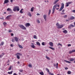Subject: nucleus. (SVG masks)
Masks as SVG:
<instances>
[{"label": "nucleus", "mask_w": 75, "mask_h": 75, "mask_svg": "<svg viewBox=\"0 0 75 75\" xmlns=\"http://www.w3.org/2000/svg\"><path fill=\"white\" fill-rule=\"evenodd\" d=\"M10 46L11 47H14V45H13V44H11L10 45Z\"/></svg>", "instance_id": "de8ad7c7"}, {"label": "nucleus", "mask_w": 75, "mask_h": 75, "mask_svg": "<svg viewBox=\"0 0 75 75\" xmlns=\"http://www.w3.org/2000/svg\"><path fill=\"white\" fill-rule=\"evenodd\" d=\"M19 27H20V28H22V29H23V30H26V28H25V27H24V26L22 25H19Z\"/></svg>", "instance_id": "20e7f679"}, {"label": "nucleus", "mask_w": 75, "mask_h": 75, "mask_svg": "<svg viewBox=\"0 0 75 75\" xmlns=\"http://www.w3.org/2000/svg\"><path fill=\"white\" fill-rule=\"evenodd\" d=\"M71 25H70L69 26V28H71Z\"/></svg>", "instance_id": "4d7b16f0"}, {"label": "nucleus", "mask_w": 75, "mask_h": 75, "mask_svg": "<svg viewBox=\"0 0 75 75\" xmlns=\"http://www.w3.org/2000/svg\"><path fill=\"white\" fill-rule=\"evenodd\" d=\"M18 46L19 48H21V49H23V46L20 45V44H18Z\"/></svg>", "instance_id": "f8f14e48"}, {"label": "nucleus", "mask_w": 75, "mask_h": 75, "mask_svg": "<svg viewBox=\"0 0 75 75\" xmlns=\"http://www.w3.org/2000/svg\"><path fill=\"white\" fill-rule=\"evenodd\" d=\"M46 58L47 59H48V60H50V58H49V57H48V56H46Z\"/></svg>", "instance_id": "c9c22d12"}, {"label": "nucleus", "mask_w": 75, "mask_h": 75, "mask_svg": "<svg viewBox=\"0 0 75 75\" xmlns=\"http://www.w3.org/2000/svg\"><path fill=\"white\" fill-rule=\"evenodd\" d=\"M68 47H70V46H71V45L70 44H69L68 45Z\"/></svg>", "instance_id": "052dcab7"}, {"label": "nucleus", "mask_w": 75, "mask_h": 75, "mask_svg": "<svg viewBox=\"0 0 75 75\" xmlns=\"http://www.w3.org/2000/svg\"><path fill=\"white\" fill-rule=\"evenodd\" d=\"M34 8L33 7L32 8H31V9H30V11H31L32 12H33L34 11Z\"/></svg>", "instance_id": "4468645a"}, {"label": "nucleus", "mask_w": 75, "mask_h": 75, "mask_svg": "<svg viewBox=\"0 0 75 75\" xmlns=\"http://www.w3.org/2000/svg\"><path fill=\"white\" fill-rule=\"evenodd\" d=\"M67 3L69 5V4H71V3H72V2H67Z\"/></svg>", "instance_id": "a19ab883"}, {"label": "nucleus", "mask_w": 75, "mask_h": 75, "mask_svg": "<svg viewBox=\"0 0 75 75\" xmlns=\"http://www.w3.org/2000/svg\"><path fill=\"white\" fill-rule=\"evenodd\" d=\"M11 2L13 3V0H10Z\"/></svg>", "instance_id": "680f3d73"}, {"label": "nucleus", "mask_w": 75, "mask_h": 75, "mask_svg": "<svg viewBox=\"0 0 75 75\" xmlns=\"http://www.w3.org/2000/svg\"><path fill=\"white\" fill-rule=\"evenodd\" d=\"M7 11H11L12 10H11V9L9 8H8L7 9Z\"/></svg>", "instance_id": "4be33fe9"}, {"label": "nucleus", "mask_w": 75, "mask_h": 75, "mask_svg": "<svg viewBox=\"0 0 75 75\" xmlns=\"http://www.w3.org/2000/svg\"><path fill=\"white\" fill-rule=\"evenodd\" d=\"M48 74H49V75H54V74L52 73H48Z\"/></svg>", "instance_id": "c03bdc74"}, {"label": "nucleus", "mask_w": 75, "mask_h": 75, "mask_svg": "<svg viewBox=\"0 0 75 75\" xmlns=\"http://www.w3.org/2000/svg\"><path fill=\"white\" fill-rule=\"evenodd\" d=\"M74 59H73L72 58L70 59V61H74Z\"/></svg>", "instance_id": "7c9ffc66"}, {"label": "nucleus", "mask_w": 75, "mask_h": 75, "mask_svg": "<svg viewBox=\"0 0 75 75\" xmlns=\"http://www.w3.org/2000/svg\"><path fill=\"white\" fill-rule=\"evenodd\" d=\"M64 68L66 70H67V69H68V68L67 67H66Z\"/></svg>", "instance_id": "13d9d810"}, {"label": "nucleus", "mask_w": 75, "mask_h": 75, "mask_svg": "<svg viewBox=\"0 0 75 75\" xmlns=\"http://www.w3.org/2000/svg\"><path fill=\"white\" fill-rule=\"evenodd\" d=\"M1 20H3L4 19V17H2V18H0Z\"/></svg>", "instance_id": "e2e57ef3"}, {"label": "nucleus", "mask_w": 75, "mask_h": 75, "mask_svg": "<svg viewBox=\"0 0 75 75\" xmlns=\"http://www.w3.org/2000/svg\"><path fill=\"white\" fill-rule=\"evenodd\" d=\"M75 18V17L74 16L71 17L70 19V20H74Z\"/></svg>", "instance_id": "b1692460"}, {"label": "nucleus", "mask_w": 75, "mask_h": 75, "mask_svg": "<svg viewBox=\"0 0 75 75\" xmlns=\"http://www.w3.org/2000/svg\"><path fill=\"white\" fill-rule=\"evenodd\" d=\"M46 70L47 71V72H48L49 73H51L50 72V70H49V69H48L47 68H46Z\"/></svg>", "instance_id": "a211bd4d"}, {"label": "nucleus", "mask_w": 75, "mask_h": 75, "mask_svg": "<svg viewBox=\"0 0 75 75\" xmlns=\"http://www.w3.org/2000/svg\"><path fill=\"white\" fill-rule=\"evenodd\" d=\"M55 8H54L53 7V9H52V14H53L55 12Z\"/></svg>", "instance_id": "6ab92c4d"}, {"label": "nucleus", "mask_w": 75, "mask_h": 75, "mask_svg": "<svg viewBox=\"0 0 75 75\" xmlns=\"http://www.w3.org/2000/svg\"><path fill=\"white\" fill-rule=\"evenodd\" d=\"M11 15H8L6 17V20H10V17H11Z\"/></svg>", "instance_id": "39448f33"}, {"label": "nucleus", "mask_w": 75, "mask_h": 75, "mask_svg": "<svg viewBox=\"0 0 75 75\" xmlns=\"http://www.w3.org/2000/svg\"><path fill=\"white\" fill-rule=\"evenodd\" d=\"M37 22L38 23H40V21H39V20H37Z\"/></svg>", "instance_id": "5fc2aeb1"}, {"label": "nucleus", "mask_w": 75, "mask_h": 75, "mask_svg": "<svg viewBox=\"0 0 75 75\" xmlns=\"http://www.w3.org/2000/svg\"><path fill=\"white\" fill-rule=\"evenodd\" d=\"M12 42H14V41H15V40L13 38H12Z\"/></svg>", "instance_id": "09e8293b"}, {"label": "nucleus", "mask_w": 75, "mask_h": 75, "mask_svg": "<svg viewBox=\"0 0 75 75\" xmlns=\"http://www.w3.org/2000/svg\"><path fill=\"white\" fill-rule=\"evenodd\" d=\"M13 71H10V72H8V74H12V73H13Z\"/></svg>", "instance_id": "bb28decb"}, {"label": "nucleus", "mask_w": 75, "mask_h": 75, "mask_svg": "<svg viewBox=\"0 0 75 75\" xmlns=\"http://www.w3.org/2000/svg\"><path fill=\"white\" fill-rule=\"evenodd\" d=\"M59 0H57L55 1L54 2V4H56L57 3V2L58 1H59Z\"/></svg>", "instance_id": "c756f323"}, {"label": "nucleus", "mask_w": 75, "mask_h": 75, "mask_svg": "<svg viewBox=\"0 0 75 75\" xmlns=\"http://www.w3.org/2000/svg\"><path fill=\"white\" fill-rule=\"evenodd\" d=\"M49 48H50V49H51V50H55V49L53 47H49Z\"/></svg>", "instance_id": "cd10ccee"}, {"label": "nucleus", "mask_w": 75, "mask_h": 75, "mask_svg": "<svg viewBox=\"0 0 75 75\" xmlns=\"http://www.w3.org/2000/svg\"><path fill=\"white\" fill-rule=\"evenodd\" d=\"M43 18L45 20V21H47V15H44L43 16Z\"/></svg>", "instance_id": "1a4fd4ad"}, {"label": "nucleus", "mask_w": 75, "mask_h": 75, "mask_svg": "<svg viewBox=\"0 0 75 75\" xmlns=\"http://www.w3.org/2000/svg\"><path fill=\"white\" fill-rule=\"evenodd\" d=\"M16 58H17L18 59H20V56H18V55H16Z\"/></svg>", "instance_id": "f704fd0d"}, {"label": "nucleus", "mask_w": 75, "mask_h": 75, "mask_svg": "<svg viewBox=\"0 0 75 75\" xmlns=\"http://www.w3.org/2000/svg\"><path fill=\"white\" fill-rule=\"evenodd\" d=\"M56 25L57 26V28H61L64 27V25H59V23H57L56 24Z\"/></svg>", "instance_id": "f03ea898"}, {"label": "nucleus", "mask_w": 75, "mask_h": 75, "mask_svg": "<svg viewBox=\"0 0 75 75\" xmlns=\"http://www.w3.org/2000/svg\"><path fill=\"white\" fill-rule=\"evenodd\" d=\"M28 66L29 67H30L31 68H32V65H31V64H29Z\"/></svg>", "instance_id": "e433bc0d"}, {"label": "nucleus", "mask_w": 75, "mask_h": 75, "mask_svg": "<svg viewBox=\"0 0 75 75\" xmlns=\"http://www.w3.org/2000/svg\"><path fill=\"white\" fill-rule=\"evenodd\" d=\"M19 72H23V70L22 69L19 70Z\"/></svg>", "instance_id": "6e6d98bb"}, {"label": "nucleus", "mask_w": 75, "mask_h": 75, "mask_svg": "<svg viewBox=\"0 0 75 75\" xmlns=\"http://www.w3.org/2000/svg\"><path fill=\"white\" fill-rule=\"evenodd\" d=\"M36 44L38 45H39V46H40V42H36Z\"/></svg>", "instance_id": "393cba45"}, {"label": "nucleus", "mask_w": 75, "mask_h": 75, "mask_svg": "<svg viewBox=\"0 0 75 75\" xmlns=\"http://www.w3.org/2000/svg\"><path fill=\"white\" fill-rule=\"evenodd\" d=\"M37 16H40V14H39V13H37Z\"/></svg>", "instance_id": "0e129e2a"}, {"label": "nucleus", "mask_w": 75, "mask_h": 75, "mask_svg": "<svg viewBox=\"0 0 75 75\" xmlns=\"http://www.w3.org/2000/svg\"><path fill=\"white\" fill-rule=\"evenodd\" d=\"M73 50L72 51H70L69 52V54H71L72 53H73Z\"/></svg>", "instance_id": "79ce46f5"}, {"label": "nucleus", "mask_w": 75, "mask_h": 75, "mask_svg": "<svg viewBox=\"0 0 75 75\" xmlns=\"http://www.w3.org/2000/svg\"><path fill=\"white\" fill-rule=\"evenodd\" d=\"M2 55H0V58H2V57H3V56L5 54H4V53H2Z\"/></svg>", "instance_id": "5701e85b"}, {"label": "nucleus", "mask_w": 75, "mask_h": 75, "mask_svg": "<svg viewBox=\"0 0 75 75\" xmlns=\"http://www.w3.org/2000/svg\"><path fill=\"white\" fill-rule=\"evenodd\" d=\"M14 39L16 42H18V39H19L17 37H15L14 38Z\"/></svg>", "instance_id": "9d476101"}, {"label": "nucleus", "mask_w": 75, "mask_h": 75, "mask_svg": "<svg viewBox=\"0 0 75 75\" xmlns=\"http://www.w3.org/2000/svg\"><path fill=\"white\" fill-rule=\"evenodd\" d=\"M28 15L30 17H31V13L30 12H28Z\"/></svg>", "instance_id": "2eb2a0df"}, {"label": "nucleus", "mask_w": 75, "mask_h": 75, "mask_svg": "<svg viewBox=\"0 0 75 75\" xmlns=\"http://www.w3.org/2000/svg\"><path fill=\"white\" fill-rule=\"evenodd\" d=\"M65 13H61V14H65Z\"/></svg>", "instance_id": "338daca9"}, {"label": "nucleus", "mask_w": 75, "mask_h": 75, "mask_svg": "<svg viewBox=\"0 0 75 75\" xmlns=\"http://www.w3.org/2000/svg\"><path fill=\"white\" fill-rule=\"evenodd\" d=\"M31 44L32 45H30L31 47V48H35V46L34 45V43H32Z\"/></svg>", "instance_id": "423d86ee"}, {"label": "nucleus", "mask_w": 75, "mask_h": 75, "mask_svg": "<svg viewBox=\"0 0 75 75\" xmlns=\"http://www.w3.org/2000/svg\"><path fill=\"white\" fill-rule=\"evenodd\" d=\"M25 26H26V27H29V26H30V24L29 23H27L25 24Z\"/></svg>", "instance_id": "6e6552de"}, {"label": "nucleus", "mask_w": 75, "mask_h": 75, "mask_svg": "<svg viewBox=\"0 0 75 75\" xmlns=\"http://www.w3.org/2000/svg\"><path fill=\"white\" fill-rule=\"evenodd\" d=\"M8 3V0H5L4 1V4H7Z\"/></svg>", "instance_id": "9b49d317"}, {"label": "nucleus", "mask_w": 75, "mask_h": 75, "mask_svg": "<svg viewBox=\"0 0 75 75\" xmlns=\"http://www.w3.org/2000/svg\"><path fill=\"white\" fill-rule=\"evenodd\" d=\"M23 9H21L20 11V13H21V14H23V12L22 11L23 10Z\"/></svg>", "instance_id": "a878e982"}, {"label": "nucleus", "mask_w": 75, "mask_h": 75, "mask_svg": "<svg viewBox=\"0 0 75 75\" xmlns=\"http://www.w3.org/2000/svg\"><path fill=\"white\" fill-rule=\"evenodd\" d=\"M33 38L35 39H37V36L36 35H34L33 36Z\"/></svg>", "instance_id": "c85d7f7f"}, {"label": "nucleus", "mask_w": 75, "mask_h": 75, "mask_svg": "<svg viewBox=\"0 0 75 75\" xmlns=\"http://www.w3.org/2000/svg\"><path fill=\"white\" fill-rule=\"evenodd\" d=\"M63 33H65V34H67V33H68V31L66 30H64L63 31Z\"/></svg>", "instance_id": "ddd939ff"}, {"label": "nucleus", "mask_w": 75, "mask_h": 75, "mask_svg": "<svg viewBox=\"0 0 75 75\" xmlns=\"http://www.w3.org/2000/svg\"><path fill=\"white\" fill-rule=\"evenodd\" d=\"M3 24L4 25V27H6V25H7V23L6 22H4L3 23Z\"/></svg>", "instance_id": "412c9836"}, {"label": "nucleus", "mask_w": 75, "mask_h": 75, "mask_svg": "<svg viewBox=\"0 0 75 75\" xmlns=\"http://www.w3.org/2000/svg\"><path fill=\"white\" fill-rule=\"evenodd\" d=\"M64 61H65V62H67V63H69V64L71 63V62L68 61H67V60H64Z\"/></svg>", "instance_id": "58836bf2"}, {"label": "nucleus", "mask_w": 75, "mask_h": 75, "mask_svg": "<svg viewBox=\"0 0 75 75\" xmlns=\"http://www.w3.org/2000/svg\"><path fill=\"white\" fill-rule=\"evenodd\" d=\"M42 45H45V42H42Z\"/></svg>", "instance_id": "49530a36"}, {"label": "nucleus", "mask_w": 75, "mask_h": 75, "mask_svg": "<svg viewBox=\"0 0 75 75\" xmlns=\"http://www.w3.org/2000/svg\"><path fill=\"white\" fill-rule=\"evenodd\" d=\"M13 10L14 11H16V10H17V11H20L19 6H15L13 9Z\"/></svg>", "instance_id": "f257e3e1"}, {"label": "nucleus", "mask_w": 75, "mask_h": 75, "mask_svg": "<svg viewBox=\"0 0 75 75\" xmlns=\"http://www.w3.org/2000/svg\"><path fill=\"white\" fill-rule=\"evenodd\" d=\"M50 13H51V9H50L49 10L48 15H50Z\"/></svg>", "instance_id": "37998d69"}, {"label": "nucleus", "mask_w": 75, "mask_h": 75, "mask_svg": "<svg viewBox=\"0 0 75 75\" xmlns=\"http://www.w3.org/2000/svg\"><path fill=\"white\" fill-rule=\"evenodd\" d=\"M68 74H71V72L70 71H68L67 72Z\"/></svg>", "instance_id": "ea45409f"}, {"label": "nucleus", "mask_w": 75, "mask_h": 75, "mask_svg": "<svg viewBox=\"0 0 75 75\" xmlns=\"http://www.w3.org/2000/svg\"><path fill=\"white\" fill-rule=\"evenodd\" d=\"M13 75H17V74H16V73H14L13 74Z\"/></svg>", "instance_id": "69168bd1"}, {"label": "nucleus", "mask_w": 75, "mask_h": 75, "mask_svg": "<svg viewBox=\"0 0 75 75\" xmlns=\"http://www.w3.org/2000/svg\"><path fill=\"white\" fill-rule=\"evenodd\" d=\"M11 32H12V31L11 30H8V33H11Z\"/></svg>", "instance_id": "3c124183"}, {"label": "nucleus", "mask_w": 75, "mask_h": 75, "mask_svg": "<svg viewBox=\"0 0 75 75\" xmlns=\"http://www.w3.org/2000/svg\"><path fill=\"white\" fill-rule=\"evenodd\" d=\"M19 55L22 56V54L20 53H17L15 54V55Z\"/></svg>", "instance_id": "dca6fc26"}, {"label": "nucleus", "mask_w": 75, "mask_h": 75, "mask_svg": "<svg viewBox=\"0 0 75 75\" xmlns=\"http://www.w3.org/2000/svg\"><path fill=\"white\" fill-rule=\"evenodd\" d=\"M11 66H10V67L8 69V70H11Z\"/></svg>", "instance_id": "a18cd8bd"}, {"label": "nucleus", "mask_w": 75, "mask_h": 75, "mask_svg": "<svg viewBox=\"0 0 75 75\" xmlns=\"http://www.w3.org/2000/svg\"><path fill=\"white\" fill-rule=\"evenodd\" d=\"M7 63H8V62H10V60H9L8 59V62H7Z\"/></svg>", "instance_id": "774afa93"}, {"label": "nucleus", "mask_w": 75, "mask_h": 75, "mask_svg": "<svg viewBox=\"0 0 75 75\" xmlns=\"http://www.w3.org/2000/svg\"><path fill=\"white\" fill-rule=\"evenodd\" d=\"M67 17H68V16H67V15H66L63 16V18H67Z\"/></svg>", "instance_id": "473e14b6"}, {"label": "nucleus", "mask_w": 75, "mask_h": 75, "mask_svg": "<svg viewBox=\"0 0 75 75\" xmlns=\"http://www.w3.org/2000/svg\"><path fill=\"white\" fill-rule=\"evenodd\" d=\"M40 74V75H44V73L43 72H40L39 73Z\"/></svg>", "instance_id": "2f4dec72"}, {"label": "nucleus", "mask_w": 75, "mask_h": 75, "mask_svg": "<svg viewBox=\"0 0 75 75\" xmlns=\"http://www.w3.org/2000/svg\"><path fill=\"white\" fill-rule=\"evenodd\" d=\"M69 6V4H68L67 3V2L66 3V7H68Z\"/></svg>", "instance_id": "72a5a7b5"}, {"label": "nucleus", "mask_w": 75, "mask_h": 75, "mask_svg": "<svg viewBox=\"0 0 75 75\" xmlns=\"http://www.w3.org/2000/svg\"><path fill=\"white\" fill-rule=\"evenodd\" d=\"M49 44L50 47H53L54 45H53V43H52V42H50Z\"/></svg>", "instance_id": "0eeeda50"}, {"label": "nucleus", "mask_w": 75, "mask_h": 75, "mask_svg": "<svg viewBox=\"0 0 75 75\" xmlns=\"http://www.w3.org/2000/svg\"><path fill=\"white\" fill-rule=\"evenodd\" d=\"M64 8V3H62L61 4V6L60 9L59 10V11H62V9L63 8Z\"/></svg>", "instance_id": "7ed1b4c3"}, {"label": "nucleus", "mask_w": 75, "mask_h": 75, "mask_svg": "<svg viewBox=\"0 0 75 75\" xmlns=\"http://www.w3.org/2000/svg\"><path fill=\"white\" fill-rule=\"evenodd\" d=\"M57 4H56L54 6H53V8H57Z\"/></svg>", "instance_id": "aec40b11"}, {"label": "nucleus", "mask_w": 75, "mask_h": 75, "mask_svg": "<svg viewBox=\"0 0 75 75\" xmlns=\"http://www.w3.org/2000/svg\"><path fill=\"white\" fill-rule=\"evenodd\" d=\"M11 36H13V35H14V34H13V33H12L11 34Z\"/></svg>", "instance_id": "bf43d9fd"}, {"label": "nucleus", "mask_w": 75, "mask_h": 75, "mask_svg": "<svg viewBox=\"0 0 75 75\" xmlns=\"http://www.w3.org/2000/svg\"><path fill=\"white\" fill-rule=\"evenodd\" d=\"M4 43L3 42H2L0 44V46L3 45H4Z\"/></svg>", "instance_id": "f3484780"}, {"label": "nucleus", "mask_w": 75, "mask_h": 75, "mask_svg": "<svg viewBox=\"0 0 75 75\" xmlns=\"http://www.w3.org/2000/svg\"><path fill=\"white\" fill-rule=\"evenodd\" d=\"M57 45L58 46L59 45H60L61 46H62V44H60V43H59Z\"/></svg>", "instance_id": "8fccbe9b"}, {"label": "nucleus", "mask_w": 75, "mask_h": 75, "mask_svg": "<svg viewBox=\"0 0 75 75\" xmlns=\"http://www.w3.org/2000/svg\"><path fill=\"white\" fill-rule=\"evenodd\" d=\"M70 25H71V27H75V25H74L72 24H71Z\"/></svg>", "instance_id": "864d4df0"}, {"label": "nucleus", "mask_w": 75, "mask_h": 75, "mask_svg": "<svg viewBox=\"0 0 75 75\" xmlns=\"http://www.w3.org/2000/svg\"><path fill=\"white\" fill-rule=\"evenodd\" d=\"M71 12H72V13H75V10H72Z\"/></svg>", "instance_id": "603ef678"}, {"label": "nucleus", "mask_w": 75, "mask_h": 75, "mask_svg": "<svg viewBox=\"0 0 75 75\" xmlns=\"http://www.w3.org/2000/svg\"><path fill=\"white\" fill-rule=\"evenodd\" d=\"M64 61H65V62H67V63H69V64L71 63V62L68 61H67V60H64Z\"/></svg>", "instance_id": "4c0bfd02"}]
</instances>
